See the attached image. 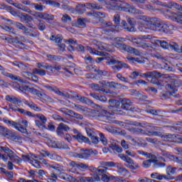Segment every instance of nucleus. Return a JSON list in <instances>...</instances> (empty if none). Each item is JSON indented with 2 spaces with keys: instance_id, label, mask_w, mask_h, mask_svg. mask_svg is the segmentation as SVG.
<instances>
[{
  "instance_id": "20e7f679",
  "label": "nucleus",
  "mask_w": 182,
  "mask_h": 182,
  "mask_svg": "<svg viewBox=\"0 0 182 182\" xmlns=\"http://www.w3.org/2000/svg\"><path fill=\"white\" fill-rule=\"evenodd\" d=\"M121 25H122V26H114L113 25V23H112V22L106 23H105L106 29H104L102 31V33H104L105 35H108L109 32H115V31L117 32H119V31H123V29H124L127 32H136V28H134V26H131V27L127 26V23L126 22V21H122L121 23Z\"/></svg>"
},
{
  "instance_id": "4d7b16f0",
  "label": "nucleus",
  "mask_w": 182,
  "mask_h": 182,
  "mask_svg": "<svg viewBox=\"0 0 182 182\" xmlns=\"http://www.w3.org/2000/svg\"><path fill=\"white\" fill-rule=\"evenodd\" d=\"M95 72H97L99 75H102V76H106L107 77H110L112 76V73L105 71V70H95Z\"/></svg>"
},
{
  "instance_id": "79ce46f5",
  "label": "nucleus",
  "mask_w": 182,
  "mask_h": 182,
  "mask_svg": "<svg viewBox=\"0 0 182 182\" xmlns=\"http://www.w3.org/2000/svg\"><path fill=\"white\" fill-rule=\"evenodd\" d=\"M156 43H159L163 49H170V43L166 41H157Z\"/></svg>"
},
{
  "instance_id": "bb28decb",
  "label": "nucleus",
  "mask_w": 182,
  "mask_h": 182,
  "mask_svg": "<svg viewBox=\"0 0 182 182\" xmlns=\"http://www.w3.org/2000/svg\"><path fill=\"white\" fill-rule=\"evenodd\" d=\"M15 26H16V28H17V29H20L21 31H23V32L26 35H29V32H28V31H29V28H26L21 23L16 22L15 23Z\"/></svg>"
},
{
  "instance_id": "f257e3e1",
  "label": "nucleus",
  "mask_w": 182,
  "mask_h": 182,
  "mask_svg": "<svg viewBox=\"0 0 182 182\" xmlns=\"http://www.w3.org/2000/svg\"><path fill=\"white\" fill-rule=\"evenodd\" d=\"M102 5H105L107 9L110 11H124L130 14H141L142 11H140L134 6H129L127 3H122L120 0H111L106 2L105 0H99Z\"/></svg>"
},
{
  "instance_id": "412c9836",
  "label": "nucleus",
  "mask_w": 182,
  "mask_h": 182,
  "mask_svg": "<svg viewBox=\"0 0 182 182\" xmlns=\"http://www.w3.org/2000/svg\"><path fill=\"white\" fill-rule=\"evenodd\" d=\"M5 99L7 102H10L14 105H21V103H22V100H21V99L14 96L6 95Z\"/></svg>"
},
{
  "instance_id": "cd10ccee",
  "label": "nucleus",
  "mask_w": 182,
  "mask_h": 182,
  "mask_svg": "<svg viewBox=\"0 0 182 182\" xmlns=\"http://www.w3.org/2000/svg\"><path fill=\"white\" fill-rule=\"evenodd\" d=\"M18 18L23 21L26 22V21H28L31 22V21H33V18H32L31 16L26 14L21 13L18 14Z\"/></svg>"
},
{
  "instance_id": "a878e982",
  "label": "nucleus",
  "mask_w": 182,
  "mask_h": 182,
  "mask_svg": "<svg viewBox=\"0 0 182 182\" xmlns=\"http://www.w3.org/2000/svg\"><path fill=\"white\" fill-rule=\"evenodd\" d=\"M127 130L132 134H144V130L140 128L129 127Z\"/></svg>"
},
{
  "instance_id": "c9c22d12",
  "label": "nucleus",
  "mask_w": 182,
  "mask_h": 182,
  "mask_svg": "<svg viewBox=\"0 0 182 182\" xmlns=\"http://www.w3.org/2000/svg\"><path fill=\"white\" fill-rule=\"evenodd\" d=\"M33 75H39L40 76H46V71L45 70H42L41 68H34L33 70Z\"/></svg>"
},
{
  "instance_id": "2f4dec72",
  "label": "nucleus",
  "mask_w": 182,
  "mask_h": 182,
  "mask_svg": "<svg viewBox=\"0 0 182 182\" xmlns=\"http://www.w3.org/2000/svg\"><path fill=\"white\" fill-rule=\"evenodd\" d=\"M3 122H4V123H6L9 126H11V127H14V129H19L18 127V122L11 121V120L8 119V118H4Z\"/></svg>"
},
{
  "instance_id": "423d86ee",
  "label": "nucleus",
  "mask_w": 182,
  "mask_h": 182,
  "mask_svg": "<svg viewBox=\"0 0 182 182\" xmlns=\"http://www.w3.org/2000/svg\"><path fill=\"white\" fill-rule=\"evenodd\" d=\"M3 136L15 143H22V136H19L16 132L9 130L8 128L4 131Z\"/></svg>"
},
{
  "instance_id": "f8f14e48",
  "label": "nucleus",
  "mask_w": 182,
  "mask_h": 182,
  "mask_svg": "<svg viewBox=\"0 0 182 182\" xmlns=\"http://www.w3.org/2000/svg\"><path fill=\"white\" fill-rule=\"evenodd\" d=\"M28 120L21 119L18 120V123H17V127H18V129H16V130H18V132H20V133L26 134V133H28V130L26 129V127H28Z\"/></svg>"
},
{
  "instance_id": "f3484780",
  "label": "nucleus",
  "mask_w": 182,
  "mask_h": 182,
  "mask_svg": "<svg viewBox=\"0 0 182 182\" xmlns=\"http://www.w3.org/2000/svg\"><path fill=\"white\" fill-rule=\"evenodd\" d=\"M93 171L95 172L94 176H99V177H102V176H105L106 173H107V170L109 168L107 167H104L103 166H99L98 168H93Z\"/></svg>"
},
{
  "instance_id": "9b49d317",
  "label": "nucleus",
  "mask_w": 182,
  "mask_h": 182,
  "mask_svg": "<svg viewBox=\"0 0 182 182\" xmlns=\"http://www.w3.org/2000/svg\"><path fill=\"white\" fill-rule=\"evenodd\" d=\"M73 133L75 135H73V137L75 139V140L78 141L79 143H87V144L90 143L89 138L83 136L82 133H80V132L77 131V129H73Z\"/></svg>"
},
{
  "instance_id": "09e8293b",
  "label": "nucleus",
  "mask_w": 182,
  "mask_h": 182,
  "mask_svg": "<svg viewBox=\"0 0 182 182\" xmlns=\"http://www.w3.org/2000/svg\"><path fill=\"white\" fill-rule=\"evenodd\" d=\"M63 69L62 65H55L53 66L50 65V70L52 73H56V72H59V70H62Z\"/></svg>"
},
{
  "instance_id": "c756f323",
  "label": "nucleus",
  "mask_w": 182,
  "mask_h": 182,
  "mask_svg": "<svg viewBox=\"0 0 182 182\" xmlns=\"http://www.w3.org/2000/svg\"><path fill=\"white\" fill-rule=\"evenodd\" d=\"M20 90L23 92V93H33L36 92V90L33 87H29L28 85L20 87Z\"/></svg>"
},
{
  "instance_id": "473e14b6",
  "label": "nucleus",
  "mask_w": 182,
  "mask_h": 182,
  "mask_svg": "<svg viewBox=\"0 0 182 182\" xmlns=\"http://www.w3.org/2000/svg\"><path fill=\"white\" fill-rule=\"evenodd\" d=\"M9 107L11 110H14V112H18L19 113H21L22 114H25V113H26V110H25L22 108H17L16 106H15L12 104H9Z\"/></svg>"
},
{
  "instance_id": "69168bd1",
  "label": "nucleus",
  "mask_w": 182,
  "mask_h": 182,
  "mask_svg": "<svg viewBox=\"0 0 182 182\" xmlns=\"http://www.w3.org/2000/svg\"><path fill=\"white\" fill-rule=\"evenodd\" d=\"M117 79H119V80H120L121 82H123L124 83H127L129 82V78L124 77L120 73H118L117 75Z\"/></svg>"
},
{
  "instance_id": "3c124183",
  "label": "nucleus",
  "mask_w": 182,
  "mask_h": 182,
  "mask_svg": "<svg viewBox=\"0 0 182 182\" xmlns=\"http://www.w3.org/2000/svg\"><path fill=\"white\" fill-rule=\"evenodd\" d=\"M176 135L170 134H161V138L163 139V140H171V139H174Z\"/></svg>"
},
{
  "instance_id": "6ab92c4d",
  "label": "nucleus",
  "mask_w": 182,
  "mask_h": 182,
  "mask_svg": "<svg viewBox=\"0 0 182 182\" xmlns=\"http://www.w3.org/2000/svg\"><path fill=\"white\" fill-rule=\"evenodd\" d=\"M43 87L45 89H47V90H49V92H55V94L58 95L59 96H66V94L59 90V88L57 87L56 86L44 85Z\"/></svg>"
},
{
  "instance_id": "393cba45",
  "label": "nucleus",
  "mask_w": 182,
  "mask_h": 182,
  "mask_svg": "<svg viewBox=\"0 0 182 182\" xmlns=\"http://www.w3.org/2000/svg\"><path fill=\"white\" fill-rule=\"evenodd\" d=\"M130 106H132V101H130V100H122L121 106L122 109H123L124 110H129V109H130Z\"/></svg>"
},
{
  "instance_id": "0e129e2a",
  "label": "nucleus",
  "mask_w": 182,
  "mask_h": 182,
  "mask_svg": "<svg viewBox=\"0 0 182 182\" xmlns=\"http://www.w3.org/2000/svg\"><path fill=\"white\" fill-rule=\"evenodd\" d=\"M110 149H112V150H114L117 153H122L123 151V149H122V147L114 145V144H110L109 145Z\"/></svg>"
},
{
  "instance_id": "58836bf2",
  "label": "nucleus",
  "mask_w": 182,
  "mask_h": 182,
  "mask_svg": "<svg viewBox=\"0 0 182 182\" xmlns=\"http://www.w3.org/2000/svg\"><path fill=\"white\" fill-rule=\"evenodd\" d=\"M127 52H129V53H134V55H136V56H140V55H141V53L139 50L133 48L130 46H128L127 48Z\"/></svg>"
},
{
  "instance_id": "39448f33",
  "label": "nucleus",
  "mask_w": 182,
  "mask_h": 182,
  "mask_svg": "<svg viewBox=\"0 0 182 182\" xmlns=\"http://www.w3.org/2000/svg\"><path fill=\"white\" fill-rule=\"evenodd\" d=\"M78 180H80V182H95V181H102L104 182H109V178L107 175H103L102 176H99V175H94L93 177H79Z\"/></svg>"
},
{
  "instance_id": "0eeeda50",
  "label": "nucleus",
  "mask_w": 182,
  "mask_h": 182,
  "mask_svg": "<svg viewBox=\"0 0 182 182\" xmlns=\"http://www.w3.org/2000/svg\"><path fill=\"white\" fill-rule=\"evenodd\" d=\"M165 89L166 91L161 92L160 97L161 99H168V96H171L173 93H176V92H177V90L173 86L167 83L165 85Z\"/></svg>"
},
{
  "instance_id": "f03ea898",
  "label": "nucleus",
  "mask_w": 182,
  "mask_h": 182,
  "mask_svg": "<svg viewBox=\"0 0 182 182\" xmlns=\"http://www.w3.org/2000/svg\"><path fill=\"white\" fill-rule=\"evenodd\" d=\"M109 109L111 110L107 112L105 109H102L101 111H97L95 109H93L91 111V113L94 114V117H97V120H100V122H105V123H109L110 120V114L113 113V112H116V109L119 106H120V102L115 100H109Z\"/></svg>"
},
{
  "instance_id": "8fccbe9b",
  "label": "nucleus",
  "mask_w": 182,
  "mask_h": 182,
  "mask_svg": "<svg viewBox=\"0 0 182 182\" xmlns=\"http://www.w3.org/2000/svg\"><path fill=\"white\" fill-rule=\"evenodd\" d=\"M12 65H14V66H16L17 68H18V69H21V70H25V69H26V65L25 64H23L22 63L14 61L12 63Z\"/></svg>"
},
{
  "instance_id": "774afa93",
  "label": "nucleus",
  "mask_w": 182,
  "mask_h": 182,
  "mask_svg": "<svg viewBox=\"0 0 182 182\" xmlns=\"http://www.w3.org/2000/svg\"><path fill=\"white\" fill-rule=\"evenodd\" d=\"M106 86H108L109 87H117V86H122V85L117 83V82H107L106 84Z\"/></svg>"
},
{
  "instance_id": "2eb2a0df",
  "label": "nucleus",
  "mask_w": 182,
  "mask_h": 182,
  "mask_svg": "<svg viewBox=\"0 0 182 182\" xmlns=\"http://www.w3.org/2000/svg\"><path fill=\"white\" fill-rule=\"evenodd\" d=\"M160 28H161V31H162V32H164V33H173V31H174V29H177L176 26L171 23L161 24V23Z\"/></svg>"
},
{
  "instance_id": "4468645a",
  "label": "nucleus",
  "mask_w": 182,
  "mask_h": 182,
  "mask_svg": "<svg viewBox=\"0 0 182 182\" xmlns=\"http://www.w3.org/2000/svg\"><path fill=\"white\" fill-rule=\"evenodd\" d=\"M0 70L1 71V75L4 76H6V77H9L12 80H17L18 82H22V79L19 76H16L14 74L9 73L8 72L5 71V68L0 65Z\"/></svg>"
},
{
  "instance_id": "c85d7f7f",
  "label": "nucleus",
  "mask_w": 182,
  "mask_h": 182,
  "mask_svg": "<svg viewBox=\"0 0 182 182\" xmlns=\"http://www.w3.org/2000/svg\"><path fill=\"white\" fill-rule=\"evenodd\" d=\"M100 164L104 167H107V168H109L112 167H116L117 163H114L113 161H100Z\"/></svg>"
},
{
  "instance_id": "7ed1b4c3",
  "label": "nucleus",
  "mask_w": 182,
  "mask_h": 182,
  "mask_svg": "<svg viewBox=\"0 0 182 182\" xmlns=\"http://www.w3.org/2000/svg\"><path fill=\"white\" fill-rule=\"evenodd\" d=\"M138 23L140 25H148L151 31H160L161 21L156 17H147L145 16H139L137 17Z\"/></svg>"
},
{
  "instance_id": "c03bdc74",
  "label": "nucleus",
  "mask_w": 182,
  "mask_h": 182,
  "mask_svg": "<svg viewBox=\"0 0 182 182\" xmlns=\"http://www.w3.org/2000/svg\"><path fill=\"white\" fill-rule=\"evenodd\" d=\"M180 48V46L176 42H170L169 43V49H171L172 50H175V52L178 51V48Z\"/></svg>"
},
{
  "instance_id": "864d4df0",
  "label": "nucleus",
  "mask_w": 182,
  "mask_h": 182,
  "mask_svg": "<svg viewBox=\"0 0 182 182\" xmlns=\"http://www.w3.org/2000/svg\"><path fill=\"white\" fill-rule=\"evenodd\" d=\"M43 19L45 21H53V19H55V16L48 13H43Z\"/></svg>"
},
{
  "instance_id": "680f3d73",
  "label": "nucleus",
  "mask_w": 182,
  "mask_h": 182,
  "mask_svg": "<svg viewBox=\"0 0 182 182\" xmlns=\"http://www.w3.org/2000/svg\"><path fill=\"white\" fill-rule=\"evenodd\" d=\"M114 46H115V48H117L118 49H122V50H125L127 52V48L129 46H126L125 44L117 43H115Z\"/></svg>"
},
{
  "instance_id": "1a4fd4ad",
  "label": "nucleus",
  "mask_w": 182,
  "mask_h": 182,
  "mask_svg": "<svg viewBox=\"0 0 182 182\" xmlns=\"http://www.w3.org/2000/svg\"><path fill=\"white\" fill-rule=\"evenodd\" d=\"M97 153L98 152L96 150L87 149L81 154H74L73 156L76 157L77 159H84V160H86L90 157L91 154H97Z\"/></svg>"
},
{
  "instance_id": "e433bc0d",
  "label": "nucleus",
  "mask_w": 182,
  "mask_h": 182,
  "mask_svg": "<svg viewBox=\"0 0 182 182\" xmlns=\"http://www.w3.org/2000/svg\"><path fill=\"white\" fill-rule=\"evenodd\" d=\"M75 11L78 15H82V14H85V12H86V9H85V6H83V4H79L75 7Z\"/></svg>"
},
{
  "instance_id": "b1692460",
  "label": "nucleus",
  "mask_w": 182,
  "mask_h": 182,
  "mask_svg": "<svg viewBox=\"0 0 182 182\" xmlns=\"http://www.w3.org/2000/svg\"><path fill=\"white\" fill-rule=\"evenodd\" d=\"M166 171L167 174L166 177H171V176L176 174V171H177V168L172 166H168V167H166Z\"/></svg>"
},
{
  "instance_id": "6e6552de",
  "label": "nucleus",
  "mask_w": 182,
  "mask_h": 182,
  "mask_svg": "<svg viewBox=\"0 0 182 182\" xmlns=\"http://www.w3.org/2000/svg\"><path fill=\"white\" fill-rule=\"evenodd\" d=\"M50 41H55V43H57V46L58 47L59 50L60 52H65V49L66 48V45L65 43H62V41H63V37L60 35H57L56 36L53 35L50 37Z\"/></svg>"
},
{
  "instance_id": "13d9d810",
  "label": "nucleus",
  "mask_w": 182,
  "mask_h": 182,
  "mask_svg": "<svg viewBox=\"0 0 182 182\" xmlns=\"http://www.w3.org/2000/svg\"><path fill=\"white\" fill-rule=\"evenodd\" d=\"M32 16H33L35 18V19H43V13L33 11L32 13Z\"/></svg>"
},
{
  "instance_id": "37998d69",
  "label": "nucleus",
  "mask_w": 182,
  "mask_h": 182,
  "mask_svg": "<svg viewBox=\"0 0 182 182\" xmlns=\"http://www.w3.org/2000/svg\"><path fill=\"white\" fill-rule=\"evenodd\" d=\"M27 105L35 112H41V110H42L41 107H38V105L32 102L27 103Z\"/></svg>"
},
{
  "instance_id": "5701e85b",
  "label": "nucleus",
  "mask_w": 182,
  "mask_h": 182,
  "mask_svg": "<svg viewBox=\"0 0 182 182\" xmlns=\"http://www.w3.org/2000/svg\"><path fill=\"white\" fill-rule=\"evenodd\" d=\"M63 130H64V132H68V130H69V127L63 123H60L57 127V134H58V136H60V134H62Z\"/></svg>"
},
{
  "instance_id": "a211bd4d",
  "label": "nucleus",
  "mask_w": 182,
  "mask_h": 182,
  "mask_svg": "<svg viewBox=\"0 0 182 182\" xmlns=\"http://www.w3.org/2000/svg\"><path fill=\"white\" fill-rule=\"evenodd\" d=\"M161 156H164V157H168V159H173V161H175V163H178V164H181V166H182V157H177V156H174L173 155H170L166 151H161Z\"/></svg>"
},
{
  "instance_id": "72a5a7b5",
  "label": "nucleus",
  "mask_w": 182,
  "mask_h": 182,
  "mask_svg": "<svg viewBox=\"0 0 182 182\" xmlns=\"http://www.w3.org/2000/svg\"><path fill=\"white\" fill-rule=\"evenodd\" d=\"M48 157L49 159H50V160H55V161H62L63 160V158H62V156L50 152L48 155Z\"/></svg>"
},
{
  "instance_id": "de8ad7c7",
  "label": "nucleus",
  "mask_w": 182,
  "mask_h": 182,
  "mask_svg": "<svg viewBox=\"0 0 182 182\" xmlns=\"http://www.w3.org/2000/svg\"><path fill=\"white\" fill-rule=\"evenodd\" d=\"M62 180H65V181H73V176L68 174V173H63L60 176Z\"/></svg>"
},
{
  "instance_id": "4c0bfd02",
  "label": "nucleus",
  "mask_w": 182,
  "mask_h": 182,
  "mask_svg": "<svg viewBox=\"0 0 182 182\" xmlns=\"http://www.w3.org/2000/svg\"><path fill=\"white\" fill-rule=\"evenodd\" d=\"M36 67L38 69H46L47 70H49L50 69V65L46 63H37Z\"/></svg>"
},
{
  "instance_id": "7c9ffc66",
  "label": "nucleus",
  "mask_w": 182,
  "mask_h": 182,
  "mask_svg": "<svg viewBox=\"0 0 182 182\" xmlns=\"http://www.w3.org/2000/svg\"><path fill=\"white\" fill-rule=\"evenodd\" d=\"M50 168H53V170H56V171H58L59 173L60 171H65V167L56 163L52 164L50 166Z\"/></svg>"
},
{
  "instance_id": "ddd939ff",
  "label": "nucleus",
  "mask_w": 182,
  "mask_h": 182,
  "mask_svg": "<svg viewBox=\"0 0 182 182\" xmlns=\"http://www.w3.org/2000/svg\"><path fill=\"white\" fill-rule=\"evenodd\" d=\"M5 41H7L9 43H14V45H16V46H18L20 49H26L25 44L21 42V38H19V37H16L15 38L7 37L5 38Z\"/></svg>"
},
{
  "instance_id": "f704fd0d",
  "label": "nucleus",
  "mask_w": 182,
  "mask_h": 182,
  "mask_svg": "<svg viewBox=\"0 0 182 182\" xmlns=\"http://www.w3.org/2000/svg\"><path fill=\"white\" fill-rule=\"evenodd\" d=\"M22 159L23 161H28L31 163L32 159H38V156L32 154H30L28 155H22Z\"/></svg>"
},
{
  "instance_id": "ea45409f",
  "label": "nucleus",
  "mask_w": 182,
  "mask_h": 182,
  "mask_svg": "<svg viewBox=\"0 0 182 182\" xmlns=\"http://www.w3.org/2000/svg\"><path fill=\"white\" fill-rule=\"evenodd\" d=\"M87 50H89L90 53H91L92 55H97V56H102L103 55V53L96 50L95 49L92 48L90 46H87Z\"/></svg>"
},
{
  "instance_id": "a19ab883",
  "label": "nucleus",
  "mask_w": 182,
  "mask_h": 182,
  "mask_svg": "<svg viewBox=\"0 0 182 182\" xmlns=\"http://www.w3.org/2000/svg\"><path fill=\"white\" fill-rule=\"evenodd\" d=\"M35 119H38V120H40V122H41L44 124H46V122H48V119L46 118V117H45V115L42 114H36Z\"/></svg>"
},
{
  "instance_id": "603ef678",
  "label": "nucleus",
  "mask_w": 182,
  "mask_h": 182,
  "mask_svg": "<svg viewBox=\"0 0 182 182\" xmlns=\"http://www.w3.org/2000/svg\"><path fill=\"white\" fill-rule=\"evenodd\" d=\"M56 149L68 150L69 149V146H68V144H65V142L60 141V142H57Z\"/></svg>"
},
{
  "instance_id": "dca6fc26",
  "label": "nucleus",
  "mask_w": 182,
  "mask_h": 182,
  "mask_svg": "<svg viewBox=\"0 0 182 182\" xmlns=\"http://www.w3.org/2000/svg\"><path fill=\"white\" fill-rule=\"evenodd\" d=\"M117 171L119 176H124V177H127V176L130 175V172L126 168L122 166V164L117 163L116 166Z\"/></svg>"
},
{
  "instance_id": "49530a36",
  "label": "nucleus",
  "mask_w": 182,
  "mask_h": 182,
  "mask_svg": "<svg viewBox=\"0 0 182 182\" xmlns=\"http://www.w3.org/2000/svg\"><path fill=\"white\" fill-rule=\"evenodd\" d=\"M128 124H129L130 126H136V127H142L143 129H146V124L144 123L130 121L129 123H128Z\"/></svg>"
},
{
  "instance_id": "aec40b11",
  "label": "nucleus",
  "mask_w": 182,
  "mask_h": 182,
  "mask_svg": "<svg viewBox=\"0 0 182 182\" xmlns=\"http://www.w3.org/2000/svg\"><path fill=\"white\" fill-rule=\"evenodd\" d=\"M126 163L127 164H125V167H128V168H130L131 170H137L140 166L138 164L134 163V161L130 157L128 159L127 161H126Z\"/></svg>"
},
{
  "instance_id": "5fc2aeb1",
  "label": "nucleus",
  "mask_w": 182,
  "mask_h": 182,
  "mask_svg": "<svg viewBox=\"0 0 182 182\" xmlns=\"http://www.w3.org/2000/svg\"><path fill=\"white\" fill-rule=\"evenodd\" d=\"M70 21H72V18L70 17L69 15H68V14H62L61 21L63 23H68V22H70Z\"/></svg>"
},
{
  "instance_id": "9d476101",
  "label": "nucleus",
  "mask_w": 182,
  "mask_h": 182,
  "mask_svg": "<svg viewBox=\"0 0 182 182\" xmlns=\"http://www.w3.org/2000/svg\"><path fill=\"white\" fill-rule=\"evenodd\" d=\"M140 76L141 77H143V76L144 77H164L165 78L170 77L168 75H163L161 74V73L157 70H154L152 72H146L145 73H141Z\"/></svg>"
},
{
  "instance_id": "4be33fe9",
  "label": "nucleus",
  "mask_w": 182,
  "mask_h": 182,
  "mask_svg": "<svg viewBox=\"0 0 182 182\" xmlns=\"http://www.w3.org/2000/svg\"><path fill=\"white\" fill-rule=\"evenodd\" d=\"M84 8H87V9H96L97 11H100L102 9V6L96 4L92 3H86L85 4H82Z\"/></svg>"
},
{
  "instance_id": "e2e57ef3",
  "label": "nucleus",
  "mask_w": 182,
  "mask_h": 182,
  "mask_svg": "<svg viewBox=\"0 0 182 182\" xmlns=\"http://www.w3.org/2000/svg\"><path fill=\"white\" fill-rule=\"evenodd\" d=\"M30 164H32L36 168H41V164L39 161L35 159H31Z\"/></svg>"
},
{
  "instance_id": "bf43d9fd",
  "label": "nucleus",
  "mask_w": 182,
  "mask_h": 182,
  "mask_svg": "<svg viewBox=\"0 0 182 182\" xmlns=\"http://www.w3.org/2000/svg\"><path fill=\"white\" fill-rule=\"evenodd\" d=\"M47 144L49 147H51L52 149H56L58 146V141L49 139L47 141Z\"/></svg>"
},
{
  "instance_id": "a18cd8bd",
  "label": "nucleus",
  "mask_w": 182,
  "mask_h": 182,
  "mask_svg": "<svg viewBox=\"0 0 182 182\" xmlns=\"http://www.w3.org/2000/svg\"><path fill=\"white\" fill-rule=\"evenodd\" d=\"M46 4L50 5V6H53L54 8H59V6H60V4L52 0L46 1Z\"/></svg>"
},
{
  "instance_id": "338daca9",
  "label": "nucleus",
  "mask_w": 182,
  "mask_h": 182,
  "mask_svg": "<svg viewBox=\"0 0 182 182\" xmlns=\"http://www.w3.org/2000/svg\"><path fill=\"white\" fill-rule=\"evenodd\" d=\"M32 6L36 9V11H39L40 12H42L43 11V6L39 4H31Z\"/></svg>"
},
{
  "instance_id": "052dcab7",
  "label": "nucleus",
  "mask_w": 182,
  "mask_h": 182,
  "mask_svg": "<svg viewBox=\"0 0 182 182\" xmlns=\"http://www.w3.org/2000/svg\"><path fill=\"white\" fill-rule=\"evenodd\" d=\"M166 166V164L164 163H161V162H159L157 161H154V168H160L161 167H165Z\"/></svg>"
},
{
  "instance_id": "6e6d98bb",
  "label": "nucleus",
  "mask_w": 182,
  "mask_h": 182,
  "mask_svg": "<svg viewBox=\"0 0 182 182\" xmlns=\"http://www.w3.org/2000/svg\"><path fill=\"white\" fill-rule=\"evenodd\" d=\"M77 23L80 28H85L86 26V18H78Z\"/></svg>"
}]
</instances>
